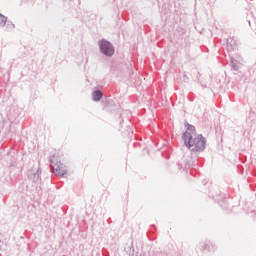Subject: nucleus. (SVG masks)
Instances as JSON below:
<instances>
[{
  "mask_svg": "<svg viewBox=\"0 0 256 256\" xmlns=\"http://www.w3.org/2000/svg\"><path fill=\"white\" fill-rule=\"evenodd\" d=\"M100 50L104 55H107L108 57H111L115 53V49L113 48V45L109 43L108 41L101 40L99 42Z\"/></svg>",
  "mask_w": 256,
  "mask_h": 256,
  "instance_id": "nucleus-3",
  "label": "nucleus"
},
{
  "mask_svg": "<svg viewBox=\"0 0 256 256\" xmlns=\"http://www.w3.org/2000/svg\"><path fill=\"white\" fill-rule=\"evenodd\" d=\"M183 140L190 151H203L205 149V137L197 134L193 125H187V130L183 134Z\"/></svg>",
  "mask_w": 256,
  "mask_h": 256,
  "instance_id": "nucleus-1",
  "label": "nucleus"
},
{
  "mask_svg": "<svg viewBox=\"0 0 256 256\" xmlns=\"http://www.w3.org/2000/svg\"><path fill=\"white\" fill-rule=\"evenodd\" d=\"M101 97H103V93H101V91L97 90L93 93V99L95 101H101Z\"/></svg>",
  "mask_w": 256,
  "mask_h": 256,
  "instance_id": "nucleus-4",
  "label": "nucleus"
},
{
  "mask_svg": "<svg viewBox=\"0 0 256 256\" xmlns=\"http://www.w3.org/2000/svg\"><path fill=\"white\" fill-rule=\"evenodd\" d=\"M50 163L56 175H60L61 177H63V175H67V170L65 169V166H63V163H61V154H59V152L54 151L52 153L50 156Z\"/></svg>",
  "mask_w": 256,
  "mask_h": 256,
  "instance_id": "nucleus-2",
  "label": "nucleus"
},
{
  "mask_svg": "<svg viewBox=\"0 0 256 256\" xmlns=\"http://www.w3.org/2000/svg\"><path fill=\"white\" fill-rule=\"evenodd\" d=\"M6 23H7V17L0 14V27H5Z\"/></svg>",
  "mask_w": 256,
  "mask_h": 256,
  "instance_id": "nucleus-5",
  "label": "nucleus"
}]
</instances>
